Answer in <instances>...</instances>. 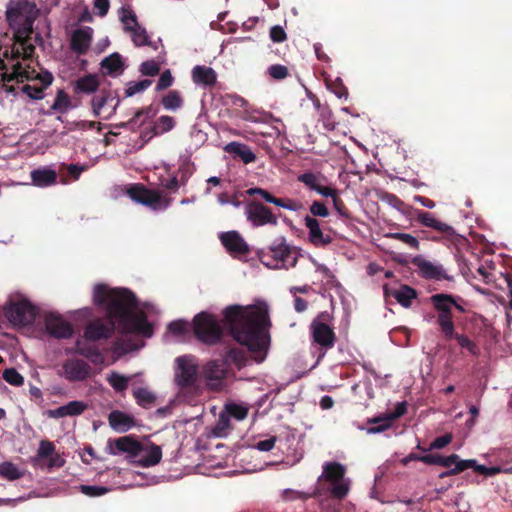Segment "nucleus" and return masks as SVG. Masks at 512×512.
Returning <instances> with one entry per match:
<instances>
[{"label": "nucleus", "mask_w": 512, "mask_h": 512, "mask_svg": "<svg viewBox=\"0 0 512 512\" xmlns=\"http://www.w3.org/2000/svg\"><path fill=\"white\" fill-rule=\"evenodd\" d=\"M222 322L223 325L215 315L206 311L196 314L192 321L195 338L208 346L217 345L223 340L225 326L239 344L224 347L221 356L225 364H233L240 369L247 364L248 354L258 363L265 359L269 345L267 326L270 324L266 311L230 305L223 311Z\"/></svg>", "instance_id": "f257e3e1"}, {"label": "nucleus", "mask_w": 512, "mask_h": 512, "mask_svg": "<svg viewBox=\"0 0 512 512\" xmlns=\"http://www.w3.org/2000/svg\"><path fill=\"white\" fill-rule=\"evenodd\" d=\"M93 301L97 306L106 309L107 319L90 321L83 333L86 340L109 339L116 329V320L121 333H141L144 336L152 334L147 317L143 313H135L138 303L135 294L129 289L97 284L93 291Z\"/></svg>", "instance_id": "f03ea898"}, {"label": "nucleus", "mask_w": 512, "mask_h": 512, "mask_svg": "<svg viewBox=\"0 0 512 512\" xmlns=\"http://www.w3.org/2000/svg\"><path fill=\"white\" fill-rule=\"evenodd\" d=\"M39 14L35 2H8L5 16L10 28L14 30L15 43L32 39L34 22Z\"/></svg>", "instance_id": "7ed1b4c3"}, {"label": "nucleus", "mask_w": 512, "mask_h": 512, "mask_svg": "<svg viewBox=\"0 0 512 512\" xmlns=\"http://www.w3.org/2000/svg\"><path fill=\"white\" fill-rule=\"evenodd\" d=\"M346 467L336 461H329L323 464L322 474L318 477V486L313 493L314 496H320L327 493L322 482L331 484L330 495L338 500L344 499L350 490V480L345 478Z\"/></svg>", "instance_id": "20e7f679"}, {"label": "nucleus", "mask_w": 512, "mask_h": 512, "mask_svg": "<svg viewBox=\"0 0 512 512\" xmlns=\"http://www.w3.org/2000/svg\"><path fill=\"white\" fill-rule=\"evenodd\" d=\"M430 304L437 312V324L443 335H451L453 331V305L456 300H462L460 296H454L447 293L433 294L429 298Z\"/></svg>", "instance_id": "39448f33"}, {"label": "nucleus", "mask_w": 512, "mask_h": 512, "mask_svg": "<svg viewBox=\"0 0 512 512\" xmlns=\"http://www.w3.org/2000/svg\"><path fill=\"white\" fill-rule=\"evenodd\" d=\"M332 317L329 312H320L310 323L309 332L312 343L327 351L334 347L336 334L330 325ZM323 352L320 357L324 356Z\"/></svg>", "instance_id": "423d86ee"}, {"label": "nucleus", "mask_w": 512, "mask_h": 512, "mask_svg": "<svg viewBox=\"0 0 512 512\" xmlns=\"http://www.w3.org/2000/svg\"><path fill=\"white\" fill-rule=\"evenodd\" d=\"M128 196L135 202L145 205L152 210L167 209L172 198L163 197L161 191L148 189L141 183L130 185L127 189Z\"/></svg>", "instance_id": "0eeeda50"}, {"label": "nucleus", "mask_w": 512, "mask_h": 512, "mask_svg": "<svg viewBox=\"0 0 512 512\" xmlns=\"http://www.w3.org/2000/svg\"><path fill=\"white\" fill-rule=\"evenodd\" d=\"M198 365L190 356L176 358L174 382L181 391H191L197 387Z\"/></svg>", "instance_id": "6e6552de"}, {"label": "nucleus", "mask_w": 512, "mask_h": 512, "mask_svg": "<svg viewBox=\"0 0 512 512\" xmlns=\"http://www.w3.org/2000/svg\"><path fill=\"white\" fill-rule=\"evenodd\" d=\"M4 315L13 325H32L37 316V310L28 300L11 302L4 310Z\"/></svg>", "instance_id": "1a4fd4ad"}, {"label": "nucleus", "mask_w": 512, "mask_h": 512, "mask_svg": "<svg viewBox=\"0 0 512 512\" xmlns=\"http://www.w3.org/2000/svg\"><path fill=\"white\" fill-rule=\"evenodd\" d=\"M245 215L252 226L260 227L265 225L276 226L277 216L262 202L252 200L245 206Z\"/></svg>", "instance_id": "9d476101"}, {"label": "nucleus", "mask_w": 512, "mask_h": 512, "mask_svg": "<svg viewBox=\"0 0 512 512\" xmlns=\"http://www.w3.org/2000/svg\"><path fill=\"white\" fill-rule=\"evenodd\" d=\"M412 264L417 268L419 275L426 280H454V277L449 275L442 265L426 260L422 256L414 257Z\"/></svg>", "instance_id": "9b49d317"}, {"label": "nucleus", "mask_w": 512, "mask_h": 512, "mask_svg": "<svg viewBox=\"0 0 512 512\" xmlns=\"http://www.w3.org/2000/svg\"><path fill=\"white\" fill-rule=\"evenodd\" d=\"M63 376L70 382L85 381L91 376L92 368L84 360L78 358H68L62 364Z\"/></svg>", "instance_id": "f8f14e48"}, {"label": "nucleus", "mask_w": 512, "mask_h": 512, "mask_svg": "<svg viewBox=\"0 0 512 512\" xmlns=\"http://www.w3.org/2000/svg\"><path fill=\"white\" fill-rule=\"evenodd\" d=\"M44 322L47 332L54 338L68 339L73 335L72 325L61 315L49 313Z\"/></svg>", "instance_id": "ddd939ff"}, {"label": "nucleus", "mask_w": 512, "mask_h": 512, "mask_svg": "<svg viewBox=\"0 0 512 512\" xmlns=\"http://www.w3.org/2000/svg\"><path fill=\"white\" fill-rule=\"evenodd\" d=\"M407 412V403L405 401L397 403L395 409L384 416H378L368 419V424H378L377 426L369 427L367 432L370 434H376L387 430L392 422Z\"/></svg>", "instance_id": "4468645a"}, {"label": "nucleus", "mask_w": 512, "mask_h": 512, "mask_svg": "<svg viewBox=\"0 0 512 512\" xmlns=\"http://www.w3.org/2000/svg\"><path fill=\"white\" fill-rule=\"evenodd\" d=\"M204 377L207 381V386L215 391L222 389L223 381L226 378L227 370L224 363L218 360H212L203 367Z\"/></svg>", "instance_id": "2eb2a0df"}, {"label": "nucleus", "mask_w": 512, "mask_h": 512, "mask_svg": "<svg viewBox=\"0 0 512 512\" xmlns=\"http://www.w3.org/2000/svg\"><path fill=\"white\" fill-rule=\"evenodd\" d=\"M109 446L110 453L113 455L120 452H126L134 458L139 457L144 450L143 445L131 436H123L115 439L113 442L109 441Z\"/></svg>", "instance_id": "dca6fc26"}, {"label": "nucleus", "mask_w": 512, "mask_h": 512, "mask_svg": "<svg viewBox=\"0 0 512 512\" xmlns=\"http://www.w3.org/2000/svg\"><path fill=\"white\" fill-rule=\"evenodd\" d=\"M305 226L308 228V239L315 247H325L332 243L333 238L325 234L320 228L319 221L309 215L304 218Z\"/></svg>", "instance_id": "f3484780"}, {"label": "nucleus", "mask_w": 512, "mask_h": 512, "mask_svg": "<svg viewBox=\"0 0 512 512\" xmlns=\"http://www.w3.org/2000/svg\"><path fill=\"white\" fill-rule=\"evenodd\" d=\"M92 32L90 27L75 30L70 40L71 50L78 55H85L91 46Z\"/></svg>", "instance_id": "a211bd4d"}, {"label": "nucleus", "mask_w": 512, "mask_h": 512, "mask_svg": "<svg viewBox=\"0 0 512 512\" xmlns=\"http://www.w3.org/2000/svg\"><path fill=\"white\" fill-rule=\"evenodd\" d=\"M247 193L250 196L258 195L266 202L290 211H297L300 207V205L296 201L290 198H277L273 196L270 192L262 188H250L247 190Z\"/></svg>", "instance_id": "6ab92c4d"}, {"label": "nucleus", "mask_w": 512, "mask_h": 512, "mask_svg": "<svg viewBox=\"0 0 512 512\" xmlns=\"http://www.w3.org/2000/svg\"><path fill=\"white\" fill-rule=\"evenodd\" d=\"M100 67L104 76L118 77L123 74L126 65L122 55L118 52H114L102 59Z\"/></svg>", "instance_id": "aec40b11"}, {"label": "nucleus", "mask_w": 512, "mask_h": 512, "mask_svg": "<svg viewBox=\"0 0 512 512\" xmlns=\"http://www.w3.org/2000/svg\"><path fill=\"white\" fill-rule=\"evenodd\" d=\"M220 240L230 253L244 255L249 252L247 243L237 231L222 233Z\"/></svg>", "instance_id": "412c9836"}, {"label": "nucleus", "mask_w": 512, "mask_h": 512, "mask_svg": "<svg viewBox=\"0 0 512 512\" xmlns=\"http://www.w3.org/2000/svg\"><path fill=\"white\" fill-rule=\"evenodd\" d=\"M271 256L282 266L289 268L294 267L297 262V252L284 242L279 243L276 246L270 247Z\"/></svg>", "instance_id": "4be33fe9"}, {"label": "nucleus", "mask_w": 512, "mask_h": 512, "mask_svg": "<svg viewBox=\"0 0 512 512\" xmlns=\"http://www.w3.org/2000/svg\"><path fill=\"white\" fill-rule=\"evenodd\" d=\"M297 180L303 183L310 190L316 191L317 193L324 197H328V195L333 194V188L324 186L322 184V180H325V177H323L320 174H316L313 172H305L303 174H300L297 177Z\"/></svg>", "instance_id": "5701e85b"}, {"label": "nucleus", "mask_w": 512, "mask_h": 512, "mask_svg": "<svg viewBox=\"0 0 512 512\" xmlns=\"http://www.w3.org/2000/svg\"><path fill=\"white\" fill-rule=\"evenodd\" d=\"M116 99L115 105L112 107V110L109 116H112L116 113L117 107L120 104V99L117 96L116 92H113L109 89H101L98 95H95L91 100V106L93 110L94 116H100L102 108L111 100Z\"/></svg>", "instance_id": "b1692460"}, {"label": "nucleus", "mask_w": 512, "mask_h": 512, "mask_svg": "<svg viewBox=\"0 0 512 512\" xmlns=\"http://www.w3.org/2000/svg\"><path fill=\"white\" fill-rule=\"evenodd\" d=\"M417 221L425 227L433 228L436 231L446 234L453 235L454 229L452 226L437 220L433 214L422 210H416Z\"/></svg>", "instance_id": "393cba45"}, {"label": "nucleus", "mask_w": 512, "mask_h": 512, "mask_svg": "<svg viewBox=\"0 0 512 512\" xmlns=\"http://www.w3.org/2000/svg\"><path fill=\"white\" fill-rule=\"evenodd\" d=\"M88 408L87 403L79 400L70 401L56 409L49 410L48 414L52 418H63L66 416L81 415Z\"/></svg>", "instance_id": "a878e982"}, {"label": "nucleus", "mask_w": 512, "mask_h": 512, "mask_svg": "<svg viewBox=\"0 0 512 512\" xmlns=\"http://www.w3.org/2000/svg\"><path fill=\"white\" fill-rule=\"evenodd\" d=\"M469 468L474 469L475 472H477L481 475L486 476V474H487V467L485 465L478 464L475 459L462 460L458 456V461L456 463V466H454L453 468H451L447 471L442 472L439 475V477L444 478V477H448V476L457 475Z\"/></svg>", "instance_id": "bb28decb"}, {"label": "nucleus", "mask_w": 512, "mask_h": 512, "mask_svg": "<svg viewBox=\"0 0 512 512\" xmlns=\"http://www.w3.org/2000/svg\"><path fill=\"white\" fill-rule=\"evenodd\" d=\"M108 421L115 431L121 433L129 431L135 426L134 418L119 410L112 411L108 416Z\"/></svg>", "instance_id": "cd10ccee"}, {"label": "nucleus", "mask_w": 512, "mask_h": 512, "mask_svg": "<svg viewBox=\"0 0 512 512\" xmlns=\"http://www.w3.org/2000/svg\"><path fill=\"white\" fill-rule=\"evenodd\" d=\"M224 150L231 154L233 158H239L245 164L252 163L256 160V155L251 148L240 142H230L224 147Z\"/></svg>", "instance_id": "c85d7f7f"}, {"label": "nucleus", "mask_w": 512, "mask_h": 512, "mask_svg": "<svg viewBox=\"0 0 512 512\" xmlns=\"http://www.w3.org/2000/svg\"><path fill=\"white\" fill-rule=\"evenodd\" d=\"M32 184L37 187H49L57 183V172L51 168H38L30 173Z\"/></svg>", "instance_id": "c756f323"}, {"label": "nucleus", "mask_w": 512, "mask_h": 512, "mask_svg": "<svg viewBox=\"0 0 512 512\" xmlns=\"http://www.w3.org/2000/svg\"><path fill=\"white\" fill-rule=\"evenodd\" d=\"M384 292L385 295L394 297L405 308H409L412 305V301L417 298L416 290L408 285H401L400 289L392 291L385 285Z\"/></svg>", "instance_id": "7c9ffc66"}, {"label": "nucleus", "mask_w": 512, "mask_h": 512, "mask_svg": "<svg viewBox=\"0 0 512 512\" xmlns=\"http://www.w3.org/2000/svg\"><path fill=\"white\" fill-rule=\"evenodd\" d=\"M100 86L99 76L97 74H88L78 78L74 82L75 93L93 94Z\"/></svg>", "instance_id": "2f4dec72"}, {"label": "nucleus", "mask_w": 512, "mask_h": 512, "mask_svg": "<svg viewBox=\"0 0 512 512\" xmlns=\"http://www.w3.org/2000/svg\"><path fill=\"white\" fill-rule=\"evenodd\" d=\"M192 79L196 84L211 87L215 85L217 75L213 68L197 65L192 70Z\"/></svg>", "instance_id": "473e14b6"}, {"label": "nucleus", "mask_w": 512, "mask_h": 512, "mask_svg": "<svg viewBox=\"0 0 512 512\" xmlns=\"http://www.w3.org/2000/svg\"><path fill=\"white\" fill-rule=\"evenodd\" d=\"M138 458V463L142 467H151L158 464L162 458V450L160 446L151 443L147 448H144Z\"/></svg>", "instance_id": "72a5a7b5"}, {"label": "nucleus", "mask_w": 512, "mask_h": 512, "mask_svg": "<svg viewBox=\"0 0 512 512\" xmlns=\"http://www.w3.org/2000/svg\"><path fill=\"white\" fill-rule=\"evenodd\" d=\"M418 461L427 465H439L451 469L456 466L458 455L451 454L449 456H442L439 454H426L422 455L421 458H418Z\"/></svg>", "instance_id": "f704fd0d"}, {"label": "nucleus", "mask_w": 512, "mask_h": 512, "mask_svg": "<svg viewBox=\"0 0 512 512\" xmlns=\"http://www.w3.org/2000/svg\"><path fill=\"white\" fill-rule=\"evenodd\" d=\"M157 113H158V110L155 109L152 105H149L147 107H143V108L138 109L134 113V116L131 119H129L126 122H121L117 126L120 127V128H124V129L134 130L133 126L136 124L138 119H140L143 116H145L147 118H152V117L156 116Z\"/></svg>", "instance_id": "c9c22d12"}, {"label": "nucleus", "mask_w": 512, "mask_h": 512, "mask_svg": "<svg viewBox=\"0 0 512 512\" xmlns=\"http://www.w3.org/2000/svg\"><path fill=\"white\" fill-rule=\"evenodd\" d=\"M133 396L136 400V403L143 408H151L155 401L156 395L148 390L147 388L139 387L133 390Z\"/></svg>", "instance_id": "e433bc0d"}, {"label": "nucleus", "mask_w": 512, "mask_h": 512, "mask_svg": "<svg viewBox=\"0 0 512 512\" xmlns=\"http://www.w3.org/2000/svg\"><path fill=\"white\" fill-rule=\"evenodd\" d=\"M443 337L447 341L455 339L461 348L468 350L473 355H477L478 353V348L472 340H470L466 335L459 334L455 331V324L453 325L451 335H443Z\"/></svg>", "instance_id": "4c0bfd02"}, {"label": "nucleus", "mask_w": 512, "mask_h": 512, "mask_svg": "<svg viewBox=\"0 0 512 512\" xmlns=\"http://www.w3.org/2000/svg\"><path fill=\"white\" fill-rule=\"evenodd\" d=\"M184 100L178 90H170L161 99V104L167 110H177L183 106Z\"/></svg>", "instance_id": "58836bf2"}, {"label": "nucleus", "mask_w": 512, "mask_h": 512, "mask_svg": "<svg viewBox=\"0 0 512 512\" xmlns=\"http://www.w3.org/2000/svg\"><path fill=\"white\" fill-rule=\"evenodd\" d=\"M72 107V102L70 96L63 90L60 89L57 91L56 98L54 100L51 109L54 112L64 114Z\"/></svg>", "instance_id": "ea45409f"}, {"label": "nucleus", "mask_w": 512, "mask_h": 512, "mask_svg": "<svg viewBox=\"0 0 512 512\" xmlns=\"http://www.w3.org/2000/svg\"><path fill=\"white\" fill-rule=\"evenodd\" d=\"M76 353L90 359L92 362L96 363L101 358V353L96 346L90 345H82L80 341L76 342Z\"/></svg>", "instance_id": "a19ab883"}, {"label": "nucleus", "mask_w": 512, "mask_h": 512, "mask_svg": "<svg viewBox=\"0 0 512 512\" xmlns=\"http://www.w3.org/2000/svg\"><path fill=\"white\" fill-rule=\"evenodd\" d=\"M107 382L115 391L123 392L128 387L129 378L113 371L108 375Z\"/></svg>", "instance_id": "79ce46f5"}, {"label": "nucleus", "mask_w": 512, "mask_h": 512, "mask_svg": "<svg viewBox=\"0 0 512 512\" xmlns=\"http://www.w3.org/2000/svg\"><path fill=\"white\" fill-rule=\"evenodd\" d=\"M224 409L228 416L238 421L244 420L247 417L249 411L247 406L233 402L225 404Z\"/></svg>", "instance_id": "37998d69"}, {"label": "nucleus", "mask_w": 512, "mask_h": 512, "mask_svg": "<svg viewBox=\"0 0 512 512\" xmlns=\"http://www.w3.org/2000/svg\"><path fill=\"white\" fill-rule=\"evenodd\" d=\"M22 473L18 467L11 462H3L0 464V476L7 480L13 481L22 477Z\"/></svg>", "instance_id": "c03bdc74"}, {"label": "nucleus", "mask_w": 512, "mask_h": 512, "mask_svg": "<svg viewBox=\"0 0 512 512\" xmlns=\"http://www.w3.org/2000/svg\"><path fill=\"white\" fill-rule=\"evenodd\" d=\"M328 197L332 198L333 206L335 210L338 212V214L344 219V220H352L353 216L348 209V207L345 205L344 201L339 197L337 190L333 189V194L328 195Z\"/></svg>", "instance_id": "a18cd8bd"}, {"label": "nucleus", "mask_w": 512, "mask_h": 512, "mask_svg": "<svg viewBox=\"0 0 512 512\" xmlns=\"http://www.w3.org/2000/svg\"><path fill=\"white\" fill-rule=\"evenodd\" d=\"M151 84L152 80L150 79H143L138 82L131 81L127 83V87L124 91L125 97H132L137 93L143 92L149 88Z\"/></svg>", "instance_id": "49530a36"}, {"label": "nucleus", "mask_w": 512, "mask_h": 512, "mask_svg": "<svg viewBox=\"0 0 512 512\" xmlns=\"http://www.w3.org/2000/svg\"><path fill=\"white\" fill-rule=\"evenodd\" d=\"M327 88L334 93L338 98H348V89L344 85L342 79L336 78L335 80H326Z\"/></svg>", "instance_id": "de8ad7c7"}, {"label": "nucleus", "mask_w": 512, "mask_h": 512, "mask_svg": "<svg viewBox=\"0 0 512 512\" xmlns=\"http://www.w3.org/2000/svg\"><path fill=\"white\" fill-rule=\"evenodd\" d=\"M175 124L173 117L163 115L157 119L153 126L158 130V134H163L171 131L175 127Z\"/></svg>", "instance_id": "09e8293b"}, {"label": "nucleus", "mask_w": 512, "mask_h": 512, "mask_svg": "<svg viewBox=\"0 0 512 512\" xmlns=\"http://www.w3.org/2000/svg\"><path fill=\"white\" fill-rule=\"evenodd\" d=\"M129 32L132 34V41L136 46L149 45V36L145 28L139 25Z\"/></svg>", "instance_id": "8fccbe9b"}, {"label": "nucleus", "mask_w": 512, "mask_h": 512, "mask_svg": "<svg viewBox=\"0 0 512 512\" xmlns=\"http://www.w3.org/2000/svg\"><path fill=\"white\" fill-rule=\"evenodd\" d=\"M3 379L13 386H21L24 383L23 376L15 368H7L3 371Z\"/></svg>", "instance_id": "3c124183"}, {"label": "nucleus", "mask_w": 512, "mask_h": 512, "mask_svg": "<svg viewBox=\"0 0 512 512\" xmlns=\"http://www.w3.org/2000/svg\"><path fill=\"white\" fill-rule=\"evenodd\" d=\"M387 236L391 239L401 241L415 250L419 249V241L417 240L416 237H414L410 234L395 232V233H390Z\"/></svg>", "instance_id": "603ef678"}, {"label": "nucleus", "mask_w": 512, "mask_h": 512, "mask_svg": "<svg viewBox=\"0 0 512 512\" xmlns=\"http://www.w3.org/2000/svg\"><path fill=\"white\" fill-rule=\"evenodd\" d=\"M453 439V436L451 433H446L445 435L443 436H440V437H437L435 438L429 445V448L428 449H424L422 448L420 445L417 446L418 449H421L423 451H430V450H437V449H442L444 448L445 446H447L448 444L451 443Z\"/></svg>", "instance_id": "864d4df0"}, {"label": "nucleus", "mask_w": 512, "mask_h": 512, "mask_svg": "<svg viewBox=\"0 0 512 512\" xmlns=\"http://www.w3.org/2000/svg\"><path fill=\"white\" fill-rule=\"evenodd\" d=\"M139 71L143 76H156L160 72V64L155 60H147L140 65Z\"/></svg>", "instance_id": "5fc2aeb1"}, {"label": "nucleus", "mask_w": 512, "mask_h": 512, "mask_svg": "<svg viewBox=\"0 0 512 512\" xmlns=\"http://www.w3.org/2000/svg\"><path fill=\"white\" fill-rule=\"evenodd\" d=\"M55 452V445L48 440H42L39 444L36 460L46 459Z\"/></svg>", "instance_id": "6e6d98bb"}, {"label": "nucleus", "mask_w": 512, "mask_h": 512, "mask_svg": "<svg viewBox=\"0 0 512 512\" xmlns=\"http://www.w3.org/2000/svg\"><path fill=\"white\" fill-rule=\"evenodd\" d=\"M268 74L271 78L275 79V80H283L285 79L289 72H288V68L284 65H281V64H274V65H271L269 68H268Z\"/></svg>", "instance_id": "4d7b16f0"}, {"label": "nucleus", "mask_w": 512, "mask_h": 512, "mask_svg": "<svg viewBox=\"0 0 512 512\" xmlns=\"http://www.w3.org/2000/svg\"><path fill=\"white\" fill-rule=\"evenodd\" d=\"M22 92L33 100H41L44 98V87L26 84L22 87Z\"/></svg>", "instance_id": "13d9d810"}, {"label": "nucleus", "mask_w": 512, "mask_h": 512, "mask_svg": "<svg viewBox=\"0 0 512 512\" xmlns=\"http://www.w3.org/2000/svg\"><path fill=\"white\" fill-rule=\"evenodd\" d=\"M80 491L89 497H97L106 494L109 490L103 486L81 485Z\"/></svg>", "instance_id": "bf43d9fd"}, {"label": "nucleus", "mask_w": 512, "mask_h": 512, "mask_svg": "<svg viewBox=\"0 0 512 512\" xmlns=\"http://www.w3.org/2000/svg\"><path fill=\"white\" fill-rule=\"evenodd\" d=\"M121 21H122V23L124 25V29L126 31H130L134 27L139 26V24L137 22V17L134 14V12L131 11V10H124L123 11V15L121 17Z\"/></svg>", "instance_id": "052dcab7"}, {"label": "nucleus", "mask_w": 512, "mask_h": 512, "mask_svg": "<svg viewBox=\"0 0 512 512\" xmlns=\"http://www.w3.org/2000/svg\"><path fill=\"white\" fill-rule=\"evenodd\" d=\"M174 82V78L169 69L162 72L156 85V91H162L169 88Z\"/></svg>", "instance_id": "680f3d73"}, {"label": "nucleus", "mask_w": 512, "mask_h": 512, "mask_svg": "<svg viewBox=\"0 0 512 512\" xmlns=\"http://www.w3.org/2000/svg\"><path fill=\"white\" fill-rule=\"evenodd\" d=\"M311 496L312 495H309L305 492H300V491H296L293 489H285V490H283L282 495H281V497L284 501H294L296 499L306 500Z\"/></svg>", "instance_id": "e2e57ef3"}, {"label": "nucleus", "mask_w": 512, "mask_h": 512, "mask_svg": "<svg viewBox=\"0 0 512 512\" xmlns=\"http://www.w3.org/2000/svg\"><path fill=\"white\" fill-rule=\"evenodd\" d=\"M188 326L186 321L176 320L168 325V330L174 335H184L188 331Z\"/></svg>", "instance_id": "0e129e2a"}, {"label": "nucleus", "mask_w": 512, "mask_h": 512, "mask_svg": "<svg viewBox=\"0 0 512 512\" xmlns=\"http://www.w3.org/2000/svg\"><path fill=\"white\" fill-rule=\"evenodd\" d=\"M270 38L273 42L281 43L287 39V35L282 26L275 25L270 29Z\"/></svg>", "instance_id": "69168bd1"}, {"label": "nucleus", "mask_w": 512, "mask_h": 512, "mask_svg": "<svg viewBox=\"0 0 512 512\" xmlns=\"http://www.w3.org/2000/svg\"><path fill=\"white\" fill-rule=\"evenodd\" d=\"M21 46L23 52V59L29 60L35 53V46L31 43V40H21L17 42Z\"/></svg>", "instance_id": "338daca9"}, {"label": "nucleus", "mask_w": 512, "mask_h": 512, "mask_svg": "<svg viewBox=\"0 0 512 512\" xmlns=\"http://www.w3.org/2000/svg\"><path fill=\"white\" fill-rule=\"evenodd\" d=\"M310 212L313 216L327 217L329 211L324 203L320 201H314L310 206Z\"/></svg>", "instance_id": "774afa93"}]
</instances>
